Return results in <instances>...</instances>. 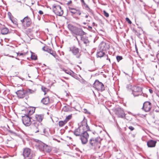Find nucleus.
<instances>
[{"label":"nucleus","mask_w":159,"mask_h":159,"mask_svg":"<svg viewBox=\"0 0 159 159\" xmlns=\"http://www.w3.org/2000/svg\"><path fill=\"white\" fill-rule=\"evenodd\" d=\"M23 154L25 159H32L35 156L33 152L29 148H26L23 149Z\"/></svg>","instance_id":"obj_3"},{"label":"nucleus","mask_w":159,"mask_h":159,"mask_svg":"<svg viewBox=\"0 0 159 159\" xmlns=\"http://www.w3.org/2000/svg\"><path fill=\"white\" fill-rule=\"evenodd\" d=\"M138 35H139L138 36H139L140 35V34H138Z\"/></svg>","instance_id":"obj_55"},{"label":"nucleus","mask_w":159,"mask_h":159,"mask_svg":"<svg viewBox=\"0 0 159 159\" xmlns=\"http://www.w3.org/2000/svg\"><path fill=\"white\" fill-rule=\"evenodd\" d=\"M16 93L19 98H23L25 97V93L23 89L17 91Z\"/></svg>","instance_id":"obj_15"},{"label":"nucleus","mask_w":159,"mask_h":159,"mask_svg":"<svg viewBox=\"0 0 159 159\" xmlns=\"http://www.w3.org/2000/svg\"><path fill=\"white\" fill-rule=\"evenodd\" d=\"M21 58H17V57L16 58V59H17V60H21Z\"/></svg>","instance_id":"obj_50"},{"label":"nucleus","mask_w":159,"mask_h":159,"mask_svg":"<svg viewBox=\"0 0 159 159\" xmlns=\"http://www.w3.org/2000/svg\"><path fill=\"white\" fill-rule=\"evenodd\" d=\"M142 91L141 87L134 85L132 89V94L134 97L137 96L141 94Z\"/></svg>","instance_id":"obj_8"},{"label":"nucleus","mask_w":159,"mask_h":159,"mask_svg":"<svg viewBox=\"0 0 159 159\" xmlns=\"http://www.w3.org/2000/svg\"><path fill=\"white\" fill-rule=\"evenodd\" d=\"M157 59L159 60V53L157 54Z\"/></svg>","instance_id":"obj_46"},{"label":"nucleus","mask_w":159,"mask_h":159,"mask_svg":"<svg viewBox=\"0 0 159 159\" xmlns=\"http://www.w3.org/2000/svg\"><path fill=\"white\" fill-rule=\"evenodd\" d=\"M20 22L22 26L25 28L30 26L32 23L30 18L28 16L25 17L23 19L21 20Z\"/></svg>","instance_id":"obj_6"},{"label":"nucleus","mask_w":159,"mask_h":159,"mask_svg":"<svg viewBox=\"0 0 159 159\" xmlns=\"http://www.w3.org/2000/svg\"><path fill=\"white\" fill-rule=\"evenodd\" d=\"M75 14L79 16L81 14L80 11L79 9H78L77 11L76 12V14Z\"/></svg>","instance_id":"obj_38"},{"label":"nucleus","mask_w":159,"mask_h":159,"mask_svg":"<svg viewBox=\"0 0 159 159\" xmlns=\"http://www.w3.org/2000/svg\"><path fill=\"white\" fill-rule=\"evenodd\" d=\"M72 2V1H71L70 0V1H69V2H68V3H67V4L68 5H69Z\"/></svg>","instance_id":"obj_47"},{"label":"nucleus","mask_w":159,"mask_h":159,"mask_svg":"<svg viewBox=\"0 0 159 159\" xmlns=\"http://www.w3.org/2000/svg\"><path fill=\"white\" fill-rule=\"evenodd\" d=\"M50 54L52 55L58 61H60L61 59H60V58L56 54V53L55 52H53V51H52V52H51V53H50Z\"/></svg>","instance_id":"obj_25"},{"label":"nucleus","mask_w":159,"mask_h":159,"mask_svg":"<svg viewBox=\"0 0 159 159\" xmlns=\"http://www.w3.org/2000/svg\"><path fill=\"white\" fill-rule=\"evenodd\" d=\"M53 11L54 13L58 16H62L63 14V11L61 7L58 5L53 6Z\"/></svg>","instance_id":"obj_9"},{"label":"nucleus","mask_w":159,"mask_h":159,"mask_svg":"<svg viewBox=\"0 0 159 159\" xmlns=\"http://www.w3.org/2000/svg\"><path fill=\"white\" fill-rule=\"evenodd\" d=\"M156 68H157V65H156Z\"/></svg>","instance_id":"obj_57"},{"label":"nucleus","mask_w":159,"mask_h":159,"mask_svg":"<svg viewBox=\"0 0 159 159\" xmlns=\"http://www.w3.org/2000/svg\"><path fill=\"white\" fill-rule=\"evenodd\" d=\"M93 87L97 90L102 91L105 90L103 84L98 80H96L93 84Z\"/></svg>","instance_id":"obj_7"},{"label":"nucleus","mask_w":159,"mask_h":159,"mask_svg":"<svg viewBox=\"0 0 159 159\" xmlns=\"http://www.w3.org/2000/svg\"><path fill=\"white\" fill-rule=\"evenodd\" d=\"M106 55L104 52H103V51H100L98 52L97 53V57H102L103 56L105 57Z\"/></svg>","instance_id":"obj_20"},{"label":"nucleus","mask_w":159,"mask_h":159,"mask_svg":"<svg viewBox=\"0 0 159 159\" xmlns=\"http://www.w3.org/2000/svg\"><path fill=\"white\" fill-rule=\"evenodd\" d=\"M116 59L118 62L120 61V60L122 59V57L121 56H117L116 57Z\"/></svg>","instance_id":"obj_37"},{"label":"nucleus","mask_w":159,"mask_h":159,"mask_svg":"<svg viewBox=\"0 0 159 159\" xmlns=\"http://www.w3.org/2000/svg\"><path fill=\"white\" fill-rule=\"evenodd\" d=\"M83 24H84V25H85L86 24V23H85V22H84L83 23Z\"/></svg>","instance_id":"obj_53"},{"label":"nucleus","mask_w":159,"mask_h":159,"mask_svg":"<svg viewBox=\"0 0 159 159\" xmlns=\"http://www.w3.org/2000/svg\"><path fill=\"white\" fill-rule=\"evenodd\" d=\"M92 24L93 26H94L95 25V23L94 22H93L92 23Z\"/></svg>","instance_id":"obj_51"},{"label":"nucleus","mask_w":159,"mask_h":159,"mask_svg":"<svg viewBox=\"0 0 159 159\" xmlns=\"http://www.w3.org/2000/svg\"><path fill=\"white\" fill-rule=\"evenodd\" d=\"M71 33L73 35L81 36L84 34V32L81 29L76 27Z\"/></svg>","instance_id":"obj_12"},{"label":"nucleus","mask_w":159,"mask_h":159,"mask_svg":"<svg viewBox=\"0 0 159 159\" xmlns=\"http://www.w3.org/2000/svg\"><path fill=\"white\" fill-rule=\"evenodd\" d=\"M105 57H106V59L107 60H108V61H109V62L110 63L111 62L110 59L108 58V55H106Z\"/></svg>","instance_id":"obj_42"},{"label":"nucleus","mask_w":159,"mask_h":159,"mask_svg":"<svg viewBox=\"0 0 159 159\" xmlns=\"http://www.w3.org/2000/svg\"><path fill=\"white\" fill-rule=\"evenodd\" d=\"M66 122L65 121V120L64 121H60L59 122V125L60 127L63 126Z\"/></svg>","instance_id":"obj_29"},{"label":"nucleus","mask_w":159,"mask_h":159,"mask_svg":"<svg viewBox=\"0 0 159 159\" xmlns=\"http://www.w3.org/2000/svg\"><path fill=\"white\" fill-rule=\"evenodd\" d=\"M81 79H80V78L77 79L78 80L80 83L83 84H86L87 83V82L83 78L81 77Z\"/></svg>","instance_id":"obj_28"},{"label":"nucleus","mask_w":159,"mask_h":159,"mask_svg":"<svg viewBox=\"0 0 159 159\" xmlns=\"http://www.w3.org/2000/svg\"><path fill=\"white\" fill-rule=\"evenodd\" d=\"M63 110L64 111H69V109L68 108H67L66 106H65L63 108Z\"/></svg>","instance_id":"obj_40"},{"label":"nucleus","mask_w":159,"mask_h":159,"mask_svg":"<svg viewBox=\"0 0 159 159\" xmlns=\"http://www.w3.org/2000/svg\"><path fill=\"white\" fill-rule=\"evenodd\" d=\"M138 35H139L138 36H139L140 35V34H138Z\"/></svg>","instance_id":"obj_56"},{"label":"nucleus","mask_w":159,"mask_h":159,"mask_svg":"<svg viewBox=\"0 0 159 159\" xmlns=\"http://www.w3.org/2000/svg\"><path fill=\"white\" fill-rule=\"evenodd\" d=\"M39 143L37 144L39 150L41 151H44L47 152H49L51 150V148L46 145L45 144L38 140Z\"/></svg>","instance_id":"obj_4"},{"label":"nucleus","mask_w":159,"mask_h":159,"mask_svg":"<svg viewBox=\"0 0 159 159\" xmlns=\"http://www.w3.org/2000/svg\"><path fill=\"white\" fill-rule=\"evenodd\" d=\"M70 51L73 54L76 56L77 58H80V54L79 52V49L76 47L73 46L70 48Z\"/></svg>","instance_id":"obj_10"},{"label":"nucleus","mask_w":159,"mask_h":159,"mask_svg":"<svg viewBox=\"0 0 159 159\" xmlns=\"http://www.w3.org/2000/svg\"><path fill=\"white\" fill-rule=\"evenodd\" d=\"M126 21L128 22V23L129 24H131L132 22L131 21H130V20L128 18L126 17L125 19Z\"/></svg>","instance_id":"obj_39"},{"label":"nucleus","mask_w":159,"mask_h":159,"mask_svg":"<svg viewBox=\"0 0 159 159\" xmlns=\"http://www.w3.org/2000/svg\"><path fill=\"white\" fill-rule=\"evenodd\" d=\"M129 129H130L131 131H133L134 130V128L132 126H129L128 127Z\"/></svg>","instance_id":"obj_41"},{"label":"nucleus","mask_w":159,"mask_h":159,"mask_svg":"<svg viewBox=\"0 0 159 159\" xmlns=\"http://www.w3.org/2000/svg\"><path fill=\"white\" fill-rule=\"evenodd\" d=\"M41 89L42 91L44 92V95H45L47 93V92L48 91V90L47 89L43 86L42 87Z\"/></svg>","instance_id":"obj_32"},{"label":"nucleus","mask_w":159,"mask_h":159,"mask_svg":"<svg viewBox=\"0 0 159 159\" xmlns=\"http://www.w3.org/2000/svg\"><path fill=\"white\" fill-rule=\"evenodd\" d=\"M89 143L92 146L94 147L95 148L100 147V140L99 138H92L90 139L89 141Z\"/></svg>","instance_id":"obj_5"},{"label":"nucleus","mask_w":159,"mask_h":159,"mask_svg":"<svg viewBox=\"0 0 159 159\" xmlns=\"http://www.w3.org/2000/svg\"><path fill=\"white\" fill-rule=\"evenodd\" d=\"M133 86L131 84H129L126 85V88L128 90H130L132 91Z\"/></svg>","instance_id":"obj_34"},{"label":"nucleus","mask_w":159,"mask_h":159,"mask_svg":"<svg viewBox=\"0 0 159 159\" xmlns=\"http://www.w3.org/2000/svg\"><path fill=\"white\" fill-rule=\"evenodd\" d=\"M8 132L11 135L14 136H17V135L16 131L15 130H8Z\"/></svg>","instance_id":"obj_26"},{"label":"nucleus","mask_w":159,"mask_h":159,"mask_svg":"<svg viewBox=\"0 0 159 159\" xmlns=\"http://www.w3.org/2000/svg\"><path fill=\"white\" fill-rule=\"evenodd\" d=\"M17 54V56L19 57H21V58L23 57H24L25 55V53H19V52H17L16 53Z\"/></svg>","instance_id":"obj_31"},{"label":"nucleus","mask_w":159,"mask_h":159,"mask_svg":"<svg viewBox=\"0 0 159 159\" xmlns=\"http://www.w3.org/2000/svg\"><path fill=\"white\" fill-rule=\"evenodd\" d=\"M104 15L107 17H108L109 16V14L107 13L104 10L103 11Z\"/></svg>","instance_id":"obj_36"},{"label":"nucleus","mask_w":159,"mask_h":159,"mask_svg":"<svg viewBox=\"0 0 159 159\" xmlns=\"http://www.w3.org/2000/svg\"><path fill=\"white\" fill-rule=\"evenodd\" d=\"M64 70V71H65V72L68 74H69L70 73V71H69L67 70Z\"/></svg>","instance_id":"obj_43"},{"label":"nucleus","mask_w":159,"mask_h":159,"mask_svg":"<svg viewBox=\"0 0 159 159\" xmlns=\"http://www.w3.org/2000/svg\"><path fill=\"white\" fill-rule=\"evenodd\" d=\"M81 40L83 43L85 44L86 46L89 43V41L88 40V38L86 37H82Z\"/></svg>","instance_id":"obj_21"},{"label":"nucleus","mask_w":159,"mask_h":159,"mask_svg":"<svg viewBox=\"0 0 159 159\" xmlns=\"http://www.w3.org/2000/svg\"><path fill=\"white\" fill-rule=\"evenodd\" d=\"M149 92L151 93H152L153 92V91L152 90V89H149Z\"/></svg>","instance_id":"obj_45"},{"label":"nucleus","mask_w":159,"mask_h":159,"mask_svg":"<svg viewBox=\"0 0 159 159\" xmlns=\"http://www.w3.org/2000/svg\"><path fill=\"white\" fill-rule=\"evenodd\" d=\"M22 121L23 124L27 126H29L31 123V118L28 115H25L22 116Z\"/></svg>","instance_id":"obj_11"},{"label":"nucleus","mask_w":159,"mask_h":159,"mask_svg":"<svg viewBox=\"0 0 159 159\" xmlns=\"http://www.w3.org/2000/svg\"><path fill=\"white\" fill-rule=\"evenodd\" d=\"M41 102L44 105H47L49 102V98L48 96L43 98L41 101Z\"/></svg>","instance_id":"obj_18"},{"label":"nucleus","mask_w":159,"mask_h":159,"mask_svg":"<svg viewBox=\"0 0 159 159\" xmlns=\"http://www.w3.org/2000/svg\"><path fill=\"white\" fill-rule=\"evenodd\" d=\"M117 114L118 116L119 117L122 118H124L125 117V115L123 111L120 110L117 112Z\"/></svg>","instance_id":"obj_19"},{"label":"nucleus","mask_w":159,"mask_h":159,"mask_svg":"<svg viewBox=\"0 0 159 159\" xmlns=\"http://www.w3.org/2000/svg\"><path fill=\"white\" fill-rule=\"evenodd\" d=\"M88 16H88V14H86V15H85V16H84V17H85V18H87L88 17Z\"/></svg>","instance_id":"obj_49"},{"label":"nucleus","mask_w":159,"mask_h":159,"mask_svg":"<svg viewBox=\"0 0 159 159\" xmlns=\"http://www.w3.org/2000/svg\"><path fill=\"white\" fill-rule=\"evenodd\" d=\"M81 2L82 3V5L83 6L85 9L87 10L88 12H90L91 13H93V11L92 10H91L89 7V6L85 3L84 0H80Z\"/></svg>","instance_id":"obj_16"},{"label":"nucleus","mask_w":159,"mask_h":159,"mask_svg":"<svg viewBox=\"0 0 159 159\" xmlns=\"http://www.w3.org/2000/svg\"><path fill=\"white\" fill-rule=\"evenodd\" d=\"M100 49L102 51H106L108 50L110 48V46L108 43L105 42H102L99 45Z\"/></svg>","instance_id":"obj_14"},{"label":"nucleus","mask_w":159,"mask_h":159,"mask_svg":"<svg viewBox=\"0 0 159 159\" xmlns=\"http://www.w3.org/2000/svg\"><path fill=\"white\" fill-rule=\"evenodd\" d=\"M90 131V129L87 123L86 119H84L81 124L78 128L74 131V134L76 136H80V139L83 144H86L89 137L87 131Z\"/></svg>","instance_id":"obj_1"},{"label":"nucleus","mask_w":159,"mask_h":159,"mask_svg":"<svg viewBox=\"0 0 159 159\" xmlns=\"http://www.w3.org/2000/svg\"><path fill=\"white\" fill-rule=\"evenodd\" d=\"M39 13L41 15H42V14H43V12L42 11H41V10H40L39 11Z\"/></svg>","instance_id":"obj_44"},{"label":"nucleus","mask_w":159,"mask_h":159,"mask_svg":"<svg viewBox=\"0 0 159 159\" xmlns=\"http://www.w3.org/2000/svg\"><path fill=\"white\" fill-rule=\"evenodd\" d=\"M36 91V90L35 89H28L26 90V93L28 94H33L35 93Z\"/></svg>","instance_id":"obj_22"},{"label":"nucleus","mask_w":159,"mask_h":159,"mask_svg":"<svg viewBox=\"0 0 159 159\" xmlns=\"http://www.w3.org/2000/svg\"><path fill=\"white\" fill-rule=\"evenodd\" d=\"M156 141L151 140L147 142V144L148 147H154L156 145Z\"/></svg>","instance_id":"obj_17"},{"label":"nucleus","mask_w":159,"mask_h":159,"mask_svg":"<svg viewBox=\"0 0 159 159\" xmlns=\"http://www.w3.org/2000/svg\"><path fill=\"white\" fill-rule=\"evenodd\" d=\"M71 115H69L67 116L64 120L67 123L71 118Z\"/></svg>","instance_id":"obj_33"},{"label":"nucleus","mask_w":159,"mask_h":159,"mask_svg":"<svg viewBox=\"0 0 159 159\" xmlns=\"http://www.w3.org/2000/svg\"><path fill=\"white\" fill-rule=\"evenodd\" d=\"M70 12L73 14H75L76 12L77 11L78 9L74 8H70Z\"/></svg>","instance_id":"obj_30"},{"label":"nucleus","mask_w":159,"mask_h":159,"mask_svg":"<svg viewBox=\"0 0 159 159\" xmlns=\"http://www.w3.org/2000/svg\"><path fill=\"white\" fill-rule=\"evenodd\" d=\"M76 38L78 40V38H77V37H76Z\"/></svg>","instance_id":"obj_54"},{"label":"nucleus","mask_w":159,"mask_h":159,"mask_svg":"<svg viewBox=\"0 0 159 159\" xmlns=\"http://www.w3.org/2000/svg\"><path fill=\"white\" fill-rule=\"evenodd\" d=\"M35 118L37 121L34 122L33 125L34 127V131L37 133L41 130L42 126V123H41V122L44 118V115L43 114H36L35 116Z\"/></svg>","instance_id":"obj_2"},{"label":"nucleus","mask_w":159,"mask_h":159,"mask_svg":"<svg viewBox=\"0 0 159 159\" xmlns=\"http://www.w3.org/2000/svg\"><path fill=\"white\" fill-rule=\"evenodd\" d=\"M9 30L8 29L6 28H3L1 30V34H6L8 32Z\"/></svg>","instance_id":"obj_23"},{"label":"nucleus","mask_w":159,"mask_h":159,"mask_svg":"<svg viewBox=\"0 0 159 159\" xmlns=\"http://www.w3.org/2000/svg\"><path fill=\"white\" fill-rule=\"evenodd\" d=\"M31 58L32 60H36L37 59V57L35 55L32 54L31 55Z\"/></svg>","instance_id":"obj_35"},{"label":"nucleus","mask_w":159,"mask_h":159,"mask_svg":"<svg viewBox=\"0 0 159 159\" xmlns=\"http://www.w3.org/2000/svg\"><path fill=\"white\" fill-rule=\"evenodd\" d=\"M42 49L43 51H46L50 54L51 53V52H52V51L51 49H50L48 48L45 47H43L42 48Z\"/></svg>","instance_id":"obj_27"},{"label":"nucleus","mask_w":159,"mask_h":159,"mask_svg":"<svg viewBox=\"0 0 159 159\" xmlns=\"http://www.w3.org/2000/svg\"><path fill=\"white\" fill-rule=\"evenodd\" d=\"M151 108L152 105L151 103L147 101L144 103L142 109L145 112H148L150 110Z\"/></svg>","instance_id":"obj_13"},{"label":"nucleus","mask_w":159,"mask_h":159,"mask_svg":"<svg viewBox=\"0 0 159 159\" xmlns=\"http://www.w3.org/2000/svg\"><path fill=\"white\" fill-rule=\"evenodd\" d=\"M88 28L89 30H90L92 29V27L89 26H88Z\"/></svg>","instance_id":"obj_48"},{"label":"nucleus","mask_w":159,"mask_h":159,"mask_svg":"<svg viewBox=\"0 0 159 159\" xmlns=\"http://www.w3.org/2000/svg\"><path fill=\"white\" fill-rule=\"evenodd\" d=\"M76 26H75L72 24H69L68 25V28L69 30L71 32V33L74 30Z\"/></svg>","instance_id":"obj_24"},{"label":"nucleus","mask_w":159,"mask_h":159,"mask_svg":"<svg viewBox=\"0 0 159 159\" xmlns=\"http://www.w3.org/2000/svg\"><path fill=\"white\" fill-rule=\"evenodd\" d=\"M157 96L159 98V93L157 94Z\"/></svg>","instance_id":"obj_52"}]
</instances>
